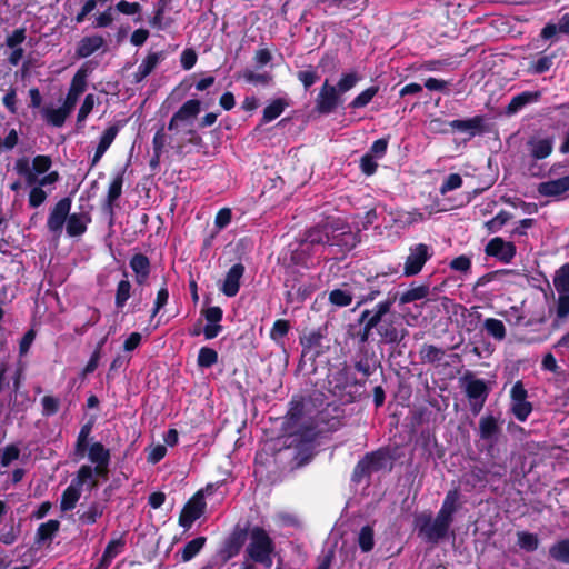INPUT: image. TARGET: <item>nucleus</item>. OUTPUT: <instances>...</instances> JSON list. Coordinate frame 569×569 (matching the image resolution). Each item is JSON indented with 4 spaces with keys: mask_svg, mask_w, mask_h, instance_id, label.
<instances>
[{
    "mask_svg": "<svg viewBox=\"0 0 569 569\" xmlns=\"http://www.w3.org/2000/svg\"><path fill=\"white\" fill-rule=\"evenodd\" d=\"M81 492L73 485H70L64 489L61 496L60 508L62 511H70L74 509L77 502L79 501Z\"/></svg>",
    "mask_w": 569,
    "mask_h": 569,
    "instance_id": "09e8293b",
    "label": "nucleus"
},
{
    "mask_svg": "<svg viewBox=\"0 0 569 569\" xmlns=\"http://www.w3.org/2000/svg\"><path fill=\"white\" fill-rule=\"evenodd\" d=\"M14 170L21 177H24L28 186H32L37 181V176L30 168L29 160L27 158H19L14 163Z\"/></svg>",
    "mask_w": 569,
    "mask_h": 569,
    "instance_id": "bf43d9fd",
    "label": "nucleus"
},
{
    "mask_svg": "<svg viewBox=\"0 0 569 569\" xmlns=\"http://www.w3.org/2000/svg\"><path fill=\"white\" fill-rule=\"evenodd\" d=\"M431 256L432 252L430 251L429 246L425 243H418L410 247L409 256L405 261L403 274L407 277L418 274Z\"/></svg>",
    "mask_w": 569,
    "mask_h": 569,
    "instance_id": "9b49d317",
    "label": "nucleus"
},
{
    "mask_svg": "<svg viewBox=\"0 0 569 569\" xmlns=\"http://www.w3.org/2000/svg\"><path fill=\"white\" fill-rule=\"evenodd\" d=\"M124 545L126 541L122 538L110 540L94 569H108L113 558L122 551Z\"/></svg>",
    "mask_w": 569,
    "mask_h": 569,
    "instance_id": "7c9ffc66",
    "label": "nucleus"
},
{
    "mask_svg": "<svg viewBox=\"0 0 569 569\" xmlns=\"http://www.w3.org/2000/svg\"><path fill=\"white\" fill-rule=\"evenodd\" d=\"M166 54L163 51L150 52L139 64L137 71L133 73V83H140L144 80L157 66L164 60Z\"/></svg>",
    "mask_w": 569,
    "mask_h": 569,
    "instance_id": "4be33fe9",
    "label": "nucleus"
},
{
    "mask_svg": "<svg viewBox=\"0 0 569 569\" xmlns=\"http://www.w3.org/2000/svg\"><path fill=\"white\" fill-rule=\"evenodd\" d=\"M567 191H569V174L538 184V192L543 197H559Z\"/></svg>",
    "mask_w": 569,
    "mask_h": 569,
    "instance_id": "bb28decb",
    "label": "nucleus"
},
{
    "mask_svg": "<svg viewBox=\"0 0 569 569\" xmlns=\"http://www.w3.org/2000/svg\"><path fill=\"white\" fill-rule=\"evenodd\" d=\"M465 391L469 400H480L481 402H486L490 389L483 379L471 378L467 381Z\"/></svg>",
    "mask_w": 569,
    "mask_h": 569,
    "instance_id": "c756f323",
    "label": "nucleus"
},
{
    "mask_svg": "<svg viewBox=\"0 0 569 569\" xmlns=\"http://www.w3.org/2000/svg\"><path fill=\"white\" fill-rule=\"evenodd\" d=\"M299 343L301 346L299 367L301 368L306 361H310L313 370H316L317 359L325 356L330 350L327 325L303 331L299 337Z\"/></svg>",
    "mask_w": 569,
    "mask_h": 569,
    "instance_id": "20e7f679",
    "label": "nucleus"
},
{
    "mask_svg": "<svg viewBox=\"0 0 569 569\" xmlns=\"http://www.w3.org/2000/svg\"><path fill=\"white\" fill-rule=\"evenodd\" d=\"M489 470L485 467L472 466L469 471L461 477V482L469 490L476 489L479 485L485 486L488 482Z\"/></svg>",
    "mask_w": 569,
    "mask_h": 569,
    "instance_id": "cd10ccee",
    "label": "nucleus"
},
{
    "mask_svg": "<svg viewBox=\"0 0 569 569\" xmlns=\"http://www.w3.org/2000/svg\"><path fill=\"white\" fill-rule=\"evenodd\" d=\"M397 293V301L400 306L407 305L417 300L425 299L430 293L429 284H419L416 287H411L402 293Z\"/></svg>",
    "mask_w": 569,
    "mask_h": 569,
    "instance_id": "72a5a7b5",
    "label": "nucleus"
},
{
    "mask_svg": "<svg viewBox=\"0 0 569 569\" xmlns=\"http://www.w3.org/2000/svg\"><path fill=\"white\" fill-rule=\"evenodd\" d=\"M60 521L57 519H50L47 522L40 523L34 535V545L38 547L50 546L53 538L60 530Z\"/></svg>",
    "mask_w": 569,
    "mask_h": 569,
    "instance_id": "5701e85b",
    "label": "nucleus"
},
{
    "mask_svg": "<svg viewBox=\"0 0 569 569\" xmlns=\"http://www.w3.org/2000/svg\"><path fill=\"white\" fill-rule=\"evenodd\" d=\"M343 99L335 86L330 84L329 80L326 79L320 87L319 93L315 101V110L319 114H330L342 104Z\"/></svg>",
    "mask_w": 569,
    "mask_h": 569,
    "instance_id": "6e6552de",
    "label": "nucleus"
},
{
    "mask_svg": "<svg viewBox=\"0 0 569 569\" xmlns=\"http://www.w3.org/2000/svg\"><path fill=\"white\" fill-rule=\"evenodd\" d=\"M379 92L378 86H371L360 92L349 104L350 109H360L371 102L373 97Z\"/></svg>",
    "mask_w": 569,
    "mask_h": 569,
    "instance_id": "6e6d98bb",
    "label": "nucleus"
},
{
    "mask_svg": "<svg viewBox=\"0 0 569 569\" xmlns=\"http://www.w3.org/2000/svg\"><path fill=\"white\" fill-rule=\"evenodd\" d=\"M88 458L92 463L97 462H110L111 455L110 450L107 449L101 442L97 441L88 445Z\"/></svg>",
    "mask_w": 569,
    "mask_h": 569,
    "instance_id": "49530a36",
    "label": "nucleus"
},
{
    "mask_svg": "<svg viewBox=\"0 0 569 569\" xmlns=\"http://www.w3.org/2000/svg\"><path fill=\"white\" fill-rule=\"evenodd\" d=\"M533 410L531 402L519 400L511 402L510 411L518 421L525 422Z\"/></svg>",
    "mask_w": 569,
    "mask_h": 569,
    "instance_id": "4d7b16f0",
    "label": "nucleus"
},
{
    "mask_svg": "<svg viewBox=\"0 0 569 569\" xmlns=\"http://www.w3.org/2000/svg\"><path fill=\"white\" fill-rule=\"evenodd\" d=\"M104 509H106V506L100 503V502H97V501H93L87 510L84 511H78V516H79V521L82 523V525H93L97 522V520L99 518L102 517L103 512H104Z\"/></svg>",
    "mask_w": 569,
    "mask_h": 569,
    "instance_id": "a19ab883",
    "label": "nucleus"
},
{
    "mask_svg": "<svg viewBox=\"0 0 569 569\" xmlns=\"http://www.w3.org/2000/svg\"><path fill=\"white\" fill-rule=\"evenodd\" d=\"M358 545L362 552H370L375 547V530L372 526L366 525L360 529Z\"/></svg>",
    "mask_w": 569,
    "mask_h": 569,
    "instance_id": "603ef678",
    "label": "nucleus"
},
{
    "mask_svg": "<svg viewBox=\"0 0 569 569\" xmlns=\"http://www.w3.org/2000/svg\"><path fill=\"white\" fill-rule=\"evenodd\" d=\"M129 266L134 273L136 282L139 286L146 284L151 272L150 259L143 253H134L129 260Z\"/></svg>",
    "mask_w": 569,
    "mask_h": 569,
    "instance_id": "aec40b11",
    "label": "nucleus"
},
{
    "mask_svg": "<svg viewBox=\"0 0 569 569\" xmlns=\"http://www.w3.org/2000/svg\"><path fill=\"white\" fill-rule=\"evenodd\" d=\"M218 362V352L210 347H201L198 352L197 363L200 368H211Z\"/></svg>",
    "mask_w": 569,
    "mask_h": 569,
    "instance_id": "13d9d810",
    "label": "nucleus"
},
{
    "mask_svg": "<svg viewBox=\"0 0 569 569\" xmlns=\"http://www.w3.org/2000/svg\"><path fill=\"white\" fill-rule=\"evenodd\" d=\"M541 99V92L537 91H522L511 98L510 102L505 109L507 116H513L518 113L522 108L528 104L536 103Z\"/></svg>",
    "mask_w": 569,
    "mask_h": 569,
    "instance_id": "412c9836",
    "label": "nucleus"
},
{
    "mask_svg": "<svg viewBox=\"0 0 569 569\" xmlns=\"http://www.w3.org/2000/svg\"><path fill=\"white\" fill-rule=\"evenodd\" d=\"M452 123L453 132L466 134L467 140L489 131V126L485 116H475L468 119H456L452 120Z\"/></svg>",
    "mask_w": 569,
    "mask_h": 569,
    "instance_id": "4468645a",
    "label": "nucleus"
},
{
    "mask_svg": "<svg viewBox=\"0 0 569 569\" xmlns=\"http://www.w3.org/2000/svg\"><path fill=\"white\" fill-rule=\"evenodd\" d=\"M295 436L299 443L311 447L323 433L320 432V430L316 428L315 422L310 420V422L302 425Z\"/></svg>",
    "mask_w": 569,
    "mask_h": 569,
    "instance_id": "f704fd0d",
    "label": "nucleus"
},
{
    "mask_svg": "<svg viewBox=\"0 0 569 569\" xmlns=\"http://www.w3.org/2000/svg\"><path fill=\"white\" fill-rule=\"evenodd\" d=\"M288 107V102L282 98L274 99L264 109L261 118V124L269 123L281 116L284 109Z\"/></svg>",
    "mask_w": 569,
    "mask_h": 569,
    "instance_id": "58836bf2",
    "label": "nucleus"
},
{
    "mask_svg": "<svg viewBox=\"0 0 569 569\" xmlns=\"http://www.w3.org/2000/svg\"><path fill=\"white\" fill-rule=\"evenodd\" d=\"M397 302V293L389 292L388 297L375 305L372 309H365L359 315L356 323L348 326V337L358 345L365 346L373 335H378L379 345H388L391 348L399 347L409 335L401 318L391 313L392 306Z\"/></svg>",
    "mask_w": 569,
    "mask_h": 569,
    "instance_id": "f257e3e1",
    "label": "nucleus"
},
{
    "mask_svg": "<svg viewBox=\"0 0 569 569\" xmlns=\"http://www.w3.org/2000/svg\"><path fill=\"white\" fill-rule=\"evenodd\" d=\"M359 234L350 229L335 233L332 231L330 247H338L340 252H349L359 243Z\"/></svg>",
    "mask_w": 569,
    "mask_h": 569,
    "instance_id": "a878e982",
    "label": "nucleus"
},
{
    "mask_svg": "<svg viewBox=\"0 0 569 569\" xmlns=\"http://www.w3.org/2000/svg\"><path fill=\"white\" fill-rule=\"evenodd\" d=\"M207 508L203 491H197L186 502L180 511L178 523L184 529H190L196 520L202 517Z\"/></svg>",
    "mask_w": 569,
    "mask_h": 569,
    "instance_id": "1a4fd4ad",
    "label": "nucleus"
},
{
    "mask_svg": "<svg viewBox=\"0 0 569 569\" xmlns=\"http://www.w3.org/2000/svg\"><path fill=\"white\" fill-rule=\"evenodd\" d=\"M361 80L360 74L357 71H351L347 73H342L339 81L335 86L338 92L342 96L343 93L350 91L356 84Z\"/></svg>",
    "mask_w": 569,
    "mask_h": 569,
    "instance_id": "5fc2aeb1",
    "label": "nucleus"
},
{
    "mask_svg": "<svg viewBox=\"0 0 569 569\" xmlns=\"http://www.w3.org/2000/svg\"><path fill=\"white\" fill-rule=\"evenodd\" d=\"M248 537V530L246 528L236 527L233 531L223 541L218 555L222 562L226 563L230 559L234 558L241 551L246 539Z\"/></svg>",
    "mask_w": 569,
    "mask_h": 569,
    "instance_id": "f8f14e48",
    "label": "nucleus"
},
{
    "mask_svg": "<svg viewBox=\"0 0 569 569\" xmlns=\"http://www.w3.org/2000/svg\"><path fill=\"white\" fill-rule=\"evenodd\" d=\"M126 168L127 167H124L121 171H119L116 174V177L112 179V181L108 188V193H107L106 200L102 204L103 211L107 212L110 217V222H112V220H113L114 204H116L117 200L122 194V186H123V181H124Z\"/></svg>",
    "mask_w": 569,
    "mask_h": 569,
    "instance_id": "a211bd4d",
    "label": "nucleus"
},
{
    "mask_svg": "<svg viewBox=\"0 0 569 569\" xmlns=\"http://www.w3.org/2000/svg\"><path fill=\"white\" fill-rule=\"evenodd\" d=\"M549 556L553 560L569 565V539H561L549 548Z\"/></svg>",
    "mask_w": 569,
    "mask_h": 569,
    "instance_id": "de8ad7c7",
    "label": "nucleus"
},
{
    "mask_svg": "<svg viewBox=\"0 0 569 569\" xmlns=\"http://www.w3.org/2000/svg\"><path fill=\"white\" fill-rule=\"evenodd\" d=\"M483 329L486 330L488 336L492 337L497 341L505 340L507 336L503 322L496 318H487L483 321Z\"/></svg>",
    "mask_w": 569,
    "mask_h": 569,
    "instance_id": "c03bdc74",
    "label": "nucleus"
},
{
    "mask_svg": "<svg viewBox=\"0 0 569 569\" xmlns=\"http://www.w3.org/2000/svg\"><path fill=\"white\" fill-rule=\"evenodd\" d=\"M429 130L436 134H449L453 133L452 120H443L441 118H435L429 122Z\"/></svg>",
    "mask_w": 569,
    "mask_h": 569,
    "instance_id": "774afa93",
    "label": "nucleus"
},
{
    "mask_svg": "<svg viewBox=\"0 0 569 569\" xmlns=\"http://www.w3.org/2000/svg\"><path fill=\"white\" fill-rule=\"evenodd\" d=\"M291 329L290 321L287 319H277L271 329L269 337L279 347H284V338Z\"/></svg>",
    "mask_w": 569,
    "mask_h": 569,
    "instance_id": "e433bc0d",
    "label": "nucleus"
},
{
    "mask_svg": "<svg viewBox=\"0 0 569 569\" xmlns=\"http://www.w3.org/2000/svg\"><path fill=\"white\" fill-rule=\"evenodd\" d=\"M352 293L343 289H333L329 292V302L336 307H348L352 302Z\"/></svg>",
    "mask_w": 569,
    "mask_h": 569,
    "instance_id": "052dcab7",
    "label": "nucleus"
},
{
    "mask_svg": "<svg viewBox=\"0 0 569 569\" xmlns=\"http://www.w3.org/2000/svg\"><path fill=\"white\" fill-rule=\"evenodd\" d=\"M131 282L128 279H122L118 282L114 296V306L121 310L131 296Z\"/></svg>",
    "mask_w": 569,
    "mask_h": 569,
    "instance_id": "8fccbe9b",
    "label": "nucleus"
},
{
    "mask_svg": "<svg viewBox=\"0 0 569 569\" xmlns=\"http://www.w3.org/2000/svg\"><path fill=\"white\" fill-rule=\"evenodd\" d=\"M103 345H104V339H101L97 343L96 349L91 353V357H90L89 361L87 362V365L82 369V372H81L82 377H86V376L92 373L98 368L99 361L101 359V353H102Z\"/></svg>",
    "mask_w": 569,
    "mask_h": 569,
    "instance_id": "69168bd1",
    "label": "nucleus"
},
{
    "mask_svg": "<svg viewBox=\"0 0 569 569\" xmlns=\"http://www.w3.org/2000/svg\"><path fill=\"white\" fill-rule=\"evenodd\" d=\"M512 219V214L506 210H500L491 220L486 222L489 232H498L502 227Z\"/></svg>",
    "mask_w": 569,
    "mask_h": 569,
    "instance_id": "e2e57ef3",
    "label": "nucleus"
},
{
    "mask_svg": "<svg viewBox=\"0 0 569 569\" xmlns=\"http://www.w3.org/2000/svg\"><path fill=\"white\" fill-rule=\"evenodd\" d=\"M6 527H8V529L0 533V542L10 546L18 540L21 533V525H14V519L11 518L10 523L7 525Z\"/></svg>",
    "mask_w": 569,
    "mask_h": 569,
    "instance_id": "680f3d73",
    "label": "nucleus"
},
{
    "mask_svg": "<svg viewBox=\"0 0 569 569\" xmlns=\"http://www.w3.org/2000/svg\"><path fill=\"white\" fill-rule=\"evenodd\" d=\"M201 111V101L198 99H190L186 101L176 112V118L182 122L196 118Z\"/></svg>",
    "mask_w": 569,
    "mask_h": 569,
    "instance_id": "79ce46f5",
    "label": "nucleus"
},
{
    "mask_svg": "<svg viewBox=\"0 0 569 569\" xmlns=\"http://www.w3.org/2000/svg\"><path fill=\"white\" fill-rule=\"evenodd\" d=\"M207 538L203 536L196 537L184 545L181 550V559L187 562L193 559L200 550L204 547Z\"/></svg>",
    "mask_w": 569,
    "mask_h": 569,
    "instance_id": "a18cd8bd",
    "label": "nucleus"
},
{
    "mask_svg": "<svg viewBox=\"0 0 569 569\" xmlns=\"http://www.w3.org/2000/svg\"><path fill=\"white\" fill-rule=\"evenodd\" d=\"M517 538V543L519 548L527 552H533L539 547V538L536 533H531L528 531H518Z\"/></svg>",
    "mask_w": 569,
    "mask_h": 569,
    "instance_id": "864d4df0",
    "label": "nucleus"
},
{
    "mask_svg": "<svg viewBox=\"0 0 569 569\" xmlns=\"http://www.w3.org/2000/svg\"><path fill=\"white\" fill-rule=\"evenodd\" d=\"M293 278H287L284 286L289 288L288 293L295 295L299 301H305L313 291L311 283H301L298 281V272L292 271Z\"/></svg>",
    "mask_w": 569,
    "mask_h": 569,
    "instance_id": "2f4dec72",
    "label": "nucleus"
},
{
    "mask_svg": "<svg viewBox=\"0 0 569 569\" xmlns=\"http://www.w3.org/2000/svg\"><path fill=\"white\" fill-rule=\"evenodd\" d=\"M70 112L71 109L67 108L64 104L58 109L44 108L42 110L46 121L57 128H60L64 124L66 119Z\"/></svg>",
    "mask_w": 569,
    "mask_h": 569,
    "instance_id": "4c0bfd02",
    "label": "nucleus"
},
{
    "mask_svg": "<svg viewBox=\"0 0 569 569\" xmlns=\"http://www.w3.org/2000/svg\"><path fill=\"white\" fill-rule=\"evenodd\" d=\"M556 58V54L552 53L550 56H542L536 61H532L529 67V71L535 74H542L547 71H549L553 64V59Z\"/></svg>",
    "mask_w": 569,
    "mask_h": 569,
    "instance_id": "0e129e2a",
    "label": "nucleus"
},
{
    "mask_svg": "<svg viewBox=\"0 0 569 569\" xmlns=\"http://www.w3.org/2000/svg\"><path fill=\"white\" fill-rule=\"evenodd\" d=\"M460 508L459 490H449L435 518H432L431 512H422L415 517V526L418 530V536L429 543H439V541L447 538L453 522L455 513Z\"/></svg>",
    "mask_w": 569,
    "mask_h": 569,
    "instance_id": "f03ea898",
    "label": "nucleus"
},
{
    "mask_svg": "<svg viewBox=\"0 0 569 569\" xmlns=\"http://www.w3.org/2000/svg\"><path fill=\"white\" fill-rule=\"evenodd\" d=\"M243 79L253 84L269 86L273 81V76L269 72L257 73L252 70H244Z\"/></svg>",
    "mask_w": 569,
    "mask_h": 569,
    "instance_id": "338daca9",
    "label": "nucleus"
},
{
    "mask_svg": "<svg viewBox=\"0 0 569 569\" xmlns=\"http://www.w3.org/2000/svg\"><path fill=\"white\" fill-rule=\"evenodd\" d=\"M377 361L375 359V355L370 357L368 352L366 351L361 356H359L358 359L355 360V369L362 373L365 378L367 379L370 377L377 369Z\"/></svg>",
    "mask_w": 569,
    "mask_h": 569,
    "instance_id": "37998d69",
    "label": "nucleus"
},
{
    "mask_svg": "<svg viewBox=\"0 0 569 569\" xmlns=\"http://www.w3.org/2000/svg\"><path fill=\"white\" fill-rule=\"evenodd\" d=\"M91 222V217L86 213H70L68 216L66 222V231L69 237H80L82 236L88 228V224Z\"/></svg>",
    "mask_w": 569,
    "mask_h": 569,
    "instance_id": "393cba45",
    "label": "nucleus"
},
{
    "mask_svg": "<svg viewBox=\"0 0 569 569\" xmlns=\"http://www.w3.org/2000/svg\"><path fill=\"white\" fill-rule=\"evenodd\" d=\"M331 230L328 224H317L306 231L305 246L313 247L316 244L330 246Z\"/></svg>",
    "mask_w": 569,
    "mask_h": 569,
    "instance_id": "b1692460",
    "label": "nucleus"
},
{
    "mask_svg": "<svg viewBox=\"0 0 569 569\" xmlns=\"http://www.w3.org/2000/svg\"><path fill=\"white\" fill-rule=\"evenodd\" d=\"M392 456L388 448H379L367 452L355 466L351 475V481L359 485L363 479L370 478L373 472L385 469H392Z\"/></svg>",
    "mask_w": 569,
    "mask_h": 569,
    "instance_id": "423d86ee",
    "label": "nucleus"
},
{
    "mask_svg": "<svg viewBox=\"0 0 569 569\" xmlns=\"http://www.w3.org/2000/svg\"><path fill=\"white\" fill-rule=\"evenodd\" d=\"M346 410L341 405L328 403L311 419L320 432L330 433L339 430L345 425Z\"/></svg>",
    "mask_w": 569,
    "mask_h": 569,
    "instance_id": "0eeeda50",
    "label": "nucleus"
},
{
    "mask_svg": "<svg viewBox=\"0 0 569 569\" xmlns=\"http://www.w3.org/2000/svg\"><path fill=\"white\" fill-rule=\"evenodd\" d=\"M310 249V247L305 246V242L301 241L299 247L290 253V264L287 266V271L292 273L295 270L291 267L297 266L308 268L311 259Z\"/></svg>",
    "mask_w": 569,
    "mask_h": 569,
    "instance_id": "c9c22d12",
    "label": "nucleus"
},
{
    "mask_svg": "<svg viewBox=\"0 0 569 569\" xmlns=\"http://www.w3.org/2000/svg\"><path fill=\"white\" fill-rule=\"evenodd\" d=\"M104 46V39L94 34L83 37L77 44L76 56L78 58H88Z\"/></svg>",
    "mask_w": 569,
    "mask_h": 569,
    "instance_id": "c85d7f7f",
    "label": "nucleus"
},
{
    "mask_svg": "<svg viewBox=\"0 0 569 569\" xmlns=\"http://www.w3.org/2000/svg\"><path fill=\"white\" fill-rule=\"evenodd\" d=\"M328 383L333 397L343 403H353L360 398L366 379H357L351 368L345 365L330 376Z\"/></svg>",
    "mask_w": 569,
    "mask_h": 569,
    "instance_id": "7ed1b4c3",
    "label": "nucleus"
},
{
    "mask_svg": "<svg viewBox=\"0 0 569 569\" xmlns=\"http://www.w3.org/2000/svg\"><path fill=\"white\" fill-rule=\"evenodd\" d=\"M244 266L241 262L234 263L227 272L223 283L220 288L222 293L229 298L238 295L240 290V280L244 273Z\"/></svg>",
    "mask_w": 569,
    "mask_h": 569,
    "instance_id": "6ab92c4d",
    "label": "nucleus"
},
{
    "mask_svg": "<svg viewBox=\"0 0 569 569\" xmlns=\"http://www.w3.org/2000/svg\"><path fill=\"white\" fill-rule=\"evenodd\" d=\"M249 543L246 548L247 557L254 563L262 565L270 569L276 543L263 527L254 526L248 532Z\"/></svg>",
    "mask_w": 569,
    "mask_h": 569,
    "instance_id": "39448f33",
    "label": "nucleus"
},
{
    "mask_svg": "<svg viewBox=\"0 0 569 569\" xmlns=\"http://www.w3.org/2000/svg\"><path fill=\"white\" fill-rule=\"evenodd\" d=\"M94 425V419L91 418L89 421L83 423L78 433L76 445H74V456L78 458H83L88 450L89 438L92 432V428Z\"/></svg>",
    "mask_w": 569,
    "mask_h": 569,
    "instance_id": "473e14b6",
    "label": "nucleus"
},
{
    "mask_svg": "<svg viewBox=\"0 0 569 569\" xmlns=\"http://www.w3.org/2000/svg\"><path fill=\"white\" fill-rule=\"evenodd\" d=\"M555 137L539 134L531 136L527 141L529 154L535 160H543L553 151Z\"/></svg>",
    "mask_w": 569,
    "mask_h": 569,
    "instance_id": "f3484780",
    "label": "nucleus"
},
{
    "mask_svg": "<svg viewBox=\"0 0 569 569\" xmlns=\"http://www.w3.org/2000/svg\"><path fill=\"white\" fill-rule=\"evenodd\" d=\"M89 73L90 69L87 67V63L81 66L74 73L66 100L63 102L67 108L72 110L79 97L86 91L87 78Z\"/></svg>",
    "mask_w": 569,
    "mask_h": 569,
    "instance_id": "2eb2a0df",
    "label": "nucleus"
},
{
    "mask_svg": "<svg viewBox=\"0 0 569 569\" xmlns=\"http://www.w3.org/2000/svg\"><path fill=\"white\" fill-rule=\"evenodd\" d=\"M501 425L493 415H485L479 420L478 436L480 440L489 442V449L497 443L501 435Z\"/></svg>",
    "mask_w": 569,
    "mask_h": 569,
    "instance_id": "dca6fc26",
    "label": "nucleus"
},
{
    "mask_svg": "<svg viewBox=\"0 0 569 569\" xmlns=\"http://www.w3.org/2000/svg\"><path fill=\"white\" fill-rule=\"evenodd\" d=\"M420 360L423 363H440L446 355L442 348L435 345L425 343L420 349Z\"/></svg>",
    "mask_w": 569,
    "mask_h": 569,
    "instance_id": "ea45409f",
    "label": "nucleus"
},
{
    "mask_svg": "<svg viewBox=\"0 0 569 569\" xmlns=\"http://www.w3.org/2000/svg\"><path fill=\"white\" fill-rule=\"evenodd\" d=\"M71 206L72 199L70 197H63L50 210L47 219V228L52 234L57 237L61 236L63 226L66 224L71 210Z\"/></svg>",
    "mask_w": 569,
    "mask_h": 569,
    "instance_id": "9d476101",
    "label": "nucleus"
},
{
    "mask_svg": "<svg viewBox=\"0 0 569 569\" xmlns=\"http://www.w3.org/2000/svg\"><path fill=\"white\" fill-rule=\"evenodd\" d=\"M553 286L558 293H569V262L562 264L556 271Z\"/></svg>",
    "mask_w": 569,
    "mask_h": 569,
    "instance_id": "3c124183",
    "label": "nucleus"
},
{
    "mask_svg": "<svg viewBox=\"0 0 569 569\" xmlns=\"http://www.w3.org/2000/svg\"><path fill=\"white\" fill-rule=\"evenodd\" d=\"M485 253L502 263H510L516 257L517 247L511 241H506L501 237H495L486 244Z\"/></svg>",
    "mask_w": 569,
    "mask_h": 569,
    "instance_id": "ddd939ff",
    "label": "nucleus"
}]
</instances>
